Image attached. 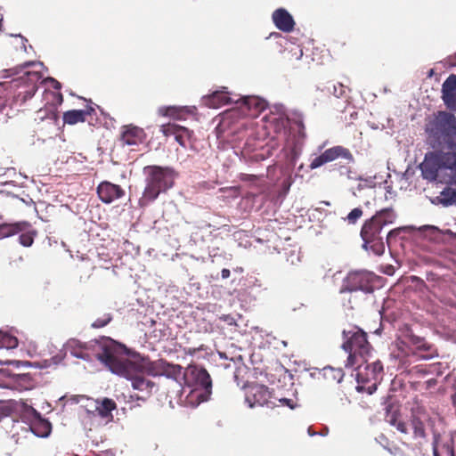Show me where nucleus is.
I'll return each mask as SVG.
<instances>
[{"label": "nucleus", "instance_id": "nucleus-1", "mask_svg": "<svg viewBox=\"0 0 456 456\" xmlns=\"http://www.w3.org/2000/svg\"><path fill=\"white\" fill-rule=\"evenodd\" d=\"M424 142L428 148L419 167L428 183L445 184L432 204L456 206V116L452 111L437 110L425 118Z\"/></svg>", "mask_w": 456, "mask_h": 456}, {"label": "nucleus", "instance_id": "nucleus-2", "mask_svg": "<svg viewBox=\"0 0 456 456\" xmlns=\"http://www.w3.org/2000/svg\"><path fill=\"white\" fill-rule=\"evenodd\" d=\"M236 108L224 111L216 128L217 137L226 139L230 135L245 133L249 135L247 129V123L241 119L242 116L255 117L267 109L268 103L265 100L257 96H245L236 99Z\"/></svg>", "mask_w": 456, "mask_h": 456}, {"label": "nucleus", "instance_id": "nucleus-3", "mask_svg": "<svg viewBox=\"0 0 456 456\" xmlns=\"http://www.w3.org/2000/svg\"><path fill=\"white\" fill-rule=\"evenodd\" d=\"M35 65L42 66L43 63L29 61L16 67L1 70L0 78H8L20 73H23V75L11 81L0 82V91L4 92L5 88H8L10 99L12 98L15 102L24 103L28 99H31L37 90V82L41 78V75L38 71L23 70Z\"/></svg>", "mask_w": 456, "mask_h": 456}, {"label": "nucleus", "instance_id": "nucleus-4", "mask_svg": "<svg viewBox=\"0 0 456 456\" xmlns=\"http://www.w3.org/2000/svg\"><path fill=\"white\" fill-rule=\"evenodd\" d=\"M65 354L69 353L73 357L86 362L98 360L108 368L116 353L119 351V345L110 338H101L88 342H82L77 338H69L64 344Z\"/></svg>", "mask_w": 456, "mask_h": 456}, {"label": "nucleus", "instance_id": "nucleus-5", "mask_svg": "<svg viewBox=\"0 0 456 456\" xmlns=\"http://www.w3.org/2000/svg\"><path fill=\"white\" fill-rule=\"evenodd\" d=\"M145 188L139 200L140 207L143 208L155 201L159 195L171 189L177 176L170 167L147 166L143 168Z\"/></svg>", "mask_w": 456, "mask_h": 456}, {"label": "nucleus", "instance_id": "nucleus-6", "mask_svg": "<svg viewBox=\"0 0 456 456\" xmlns=\"http://www.w3.org/2000/svg\"><path fill=\"white\" fill-rule=\"evenodd\" d=\"M396 215L392 208H384L378 211L370 219L366 220L361 230V238L363 241L362 248L376 256H381L385 252V243L382 236L383 227L393 224Z\"/></svg>", "mask_w": 456, "mask_h": 456}, {"label": "nucleus", "instance_id": "nucleus-7", "mask_svg": "<svg viewBox=\"0 0 456 456\" xmlns=\"http://www.w3.org/2000/svg\"><path fill=\"white\" fill-rule=\"evenodd\" d=\"M344 342L342 349L348 354L346 367H353L358 360L369 361L372 347L367 340V334L359 327L353 326L342 331Z\"/></svg>", "mask_w": 456, "mask_h": 456}, {"label": "nucleus", "instance_id": "nucleus-8", "mask_svg": "<svg viewBox=\"0 0 456 456\" xmlns=\"http://www.w3.org/2000/svg\"><path fill=\"white\" fill-rule=\"evenodd\" d=\"M183 378L182 395L186 394V398L191 397L190 403L198 405L204 401L202 390H208L212 385L208 372L200 366L189 365L183 370Z\"/></svg>", "mask_w": 456, "mask_h": 456}, {"label": "nucleus", "instance_id": "nucleus-9", "mask_svg": "<svg viewBox=\"0 0 456 456\" xmlns=\"http://www.w3.org/2000/svg\"><path fill=\"white\" fill-rule=\"evenodd\" d=\"M109 370L114 374L130 380L134 389L151 393L155 386L152 381L146 379L142 376L143 373L139 370L130 359L120 358L118 351L116 353V357L110 362Z\"/></svg>", "mask_w": 456, "mask_h": 456}, {"label": "nucleus", "instance_id": "nucleus-10", "mask_svg": "<svg viewBox=\"0 0 456 456\" xmlns=\"http://www.w3.org/2000/svg\"><path fill=\"white\" fill-rule=\"evenodd\" d=\"M355 365H357L355 373V379L358 383L357 391H365L369 395L373 394L382 379L383 364L379 360L371 363H369L368 361L365 362L362 360H358V363Z\"/></svg>", "mask_w": 456, "mask_h": 456}, {"label": "nucleus", "instance_id": "nucleus-11", "mask_svg": "<svg viewBox=\"0 0 456 456\" xmlns=\"http://www.w3.org/2000/svg\"><path fill=\"white\" fill-rule=\"evenodd\" d=\"M374 274L366 271H353L347 273L343 279L339 289L340 293L363 291L364 293L373 292L372 281Z\"/></svg>", "mask_w": 456, "mask_h": 456}, {"label": "nucleus", "instance_id": "nucleus-12", "mask_svg": "<svg viewBox=\"0 0 456 456\" xmlns=\"http://www.w3.org/2000/svg\"><path fill=\"white\" fill-rule=\"evenodd\" d=\"M435 419L427 411L425 407L416 405L411 409V426L414 439H425L427 437L426 427L434 429Z\"/></svg>", "mask_w": 456, "mask_h": 456}, {"label": "nucleus", "instance_id": "nucleus-13", "mask_svg": "<svg viewBox=\"0 0 456 456\" xmlns=\"http://www.w3.org/2000/svg\"><path fill=\"white\" fill-rule=\"evenodd\" d=\"M97 110L103 113L100 106L89 101L85 110H71L63 113V122L68 125H75L78 122L88 121L93 125V120L97 118Z\"/></svg>", "mask_w": 456, "mask_h": 456}, {"label": "nucleus", "instance_id": "nucleus-14", "mask_svg": "<svg viewBox=\"0 0 456 456\" xmlns=\"http://www.w3.org/2000/svg\"><path fill=\"white\" fill-rule=\"evenodd\" d=\"M271 397V392L266 386L255 383L248 387L245 402L250 408L264 405L270 407L273 404L270 402Z\"/></svg>", "mask_w": 456, "mask_h": 456}, {"label": "nucleus", "instance_id": "nucleus-15", "mask_svg": "<svg viewBox=\"0 0 456 456\" xmlns=\"http://www.w3.org/2000/svg\"><path fill=\"white\" fill-rule=\"evenodd\" d=\"M131 361L141 372L152 377L162 376L166 363L165 360L151 361L149 357L142 356L140 354H134Z\"/></svg>", "mask_w": 456, "mask_h": 456}, {"label": "nucleus", "instance_id": "nucleus-16", "mask_svg": "<svg viewBox=\"0 0 456 456\" xmlns=\"http://www.w3.org/2000/svg\"><path fill=\"white\" fill-rule=\"evenodd\" d=\"M96 192L99 200L105 204H110L125 196V190L121 186L108 181L100 183Z\"/></svg>", "mask_w": 456, "mask_h": 456}, {"label": "nucleus", "instance_id": "nucleus-17", "mask_svg": "<svg viewBox=\"0 0 456 456\" xmlns=\"http://www.w3.org/2000/svg\"><path fill=\"white\" fill-rule=\"evenodd\" d=\"M65 354H58L50 359H45L41 362H28V361H18V360H9L5 362L0 361V365H12L16 368L20 367H34L37 369H47L51 366L58 365L61 363L64 359Z\"/></svg>", "mask_w": 456, "mask_h": 456}, {"label": "nucleus", "instance_id": "nucleus-18", "mask_svg": "<svg viewBox=\"0 0 456 456\" xmlns=\"http://www.w3.org/2000/svg\"><path fill=\"white\" fill-rule=\"evenodd\" d=\"M442 100L450 110L456 111V75H450L443 83Z\"/></svg>", "mask_w": 456, "mask_h": 456}, {"label": "nucleus", "instance_id": "nucleus-19", "mask_svg": "<svg viewBox=\"0 0 456 456\" xmlns=\"http://www.w3.org/2000/svg\"><path fill=\"white\" fill-rule=\"evenodd\" d=\"M31 412L33 416L29 426L31 432L37 437H47L52 431L51 423L46 419L42 418L41 414L35 409L32 408Z\"/></svg>", "mask_w": 456, "mask_h": 456}, {"label": "nucleus", "instance_id": "nucleus-20", "mask_svg": "<svg viewBox=\"0 0 456 456\" xmlns=\"http://www.w3.org/2000/svg\"><path fill=\"white\" fill-rule=\"evenodd\" d=\"M223 89H225V87ZM235 101L236 100L229 96L228 92L224 90L215 91L211 94L202 97L203 103L207 107L213 109H218L232 102L235 103Z\"/></svg>", "mask_w": 456, "mask_h": 456}, {"label": "nucleus", "instance_id": "nucleus-21", "mask_svg": "<svg viewBox=\"0 0 456 456\" xmlns=\"http://www.w3.org/2000/svg\"><path fill=\"white\" fill-rule=\"evenodd\" d=\"M145 137L143 129L132 125L125 126L121 134V142L128 146L138 145Z\"/></svg>", "mask_w": 456, "mask_h": 456}, {"label": "nucleus", "instance_id": "nucleus-22", "mask_svg": "<svg viewBox=\"0 0 456 456\" xmlns=\"http://www.w3.org/2000/svg\"><path fill=\"white\" fill-rule=\"evenodd\" d=\"M273 20L276 28L283 32H290L294 28V20L289 12L279 8L273 13Z\"/></svg>", "mask_w": 456, "mask_h": 456}, {"label": "nucleus", "instance_id": "nucleus-23", "mask_svg": "<svg viewBox=\"0 0 456 456\" xmlns=\"http://www.w3.org/2000/svg\"><path fill=\"white\" fill-rule=\"evenodd\" d=\"M161 131L167 136L171 134L175 135V141L183 147H186V142L190 140L192 134L185 127H180L171 124L162 126Z\"/></svg>", "mask_w": 456, "mask_h": 456}, {"label": "nucleus", "instance_id": "nucleus-24", "mask_svg": "<svg viewBox=\"0 0 456 456\" xmlns=\"http://www.w3.org/2000/svg\"><path fill=\"white\" fill-rule=\"evenodd\" d=\"M397 341L398 345L405 346H414L419 349L424 346L423 338L413 334L411 329L407 325L400 329Z\"/></svg>", "mask_w": 456, "mask_h": 456}, {"label": "nucleus", "instance_id": "nucleus-25", "mask_svg": "<svg viewBox=\"0 0 456 456\" xmlns=\"http://www.w3.org/2000/svg\"><path fill=\"white\" fill-rule=\"evenodd\" d=\"M16 235H19V243L21 246L28 248L32 246L37 232L28 222L23 221L20 222V226L18 229Z\"/></svg>", "mask_w": 456, "mask_h": 456}, {"label": "nucleus", "instance_id": "nucleus-26", "mask_svg": "<svg viewBox=\"0 0 456 456\" xmlns=\"http://www.w3.org/2000/svg\"><path fill=\"white\" fill-rule=\"evenodd\" d=\"M183 370H184L183 369L182 366L178 364L169 363L166 361L162 376H165L167 379L175 380L181 387L182 391L184 380Z\"/></svg>", "mask_w": 456, "mask_h": 456}, {"label": "nucleus", "instance_id": "nucleus-27", "mask_svg": "<svg viewBox=\"0 0 456 456\" xmlns=\"http://www.w3.org/2000/svg\"><path fill=\"white\" fill-rule=\"evenodd\" d=\"M324 154L329 162H331L338 158L347 160L348 163H354V158L347 148L341 145L334 146L327 149Z\"/></svg>", "mask_w": 456, "mask_h": 456}, {"label": "nucleus", "instance_id": "nucleus-28", "mask_svg": "<svg viewBox=\"0 0 456 456\" xmlns=\"http://www.w3.org/2000/svg\"><path fill=\"white\" fill-rule=\"evenodd\" d=\"M274 112L277 115L273 118V122L274 123L275 129L278 133L281 131L285 133L286 126L288 125V119L285 118V106L281 103L273 105Z\"/></svg>", "mask_w": 456, "mask_h": 456}, {"label": "nucleus", "instance_id": "nucleus-29", "mask_svg": "<svg viewBox=\"0 0 456 456\" xmlns=\"http://www.w3.org/2000/svg\"><path fill=\"white\" fill-rule=\"evenodd\" d=\"M97 408L95 419H104L111 416V411L116 408V403L113 400L105 398L102 402L98 401Z\"/></svg>", "mask_w": 456, "mask_h": 456}, {"label": "nucleus", "instance_id": "nucleus-30", "mask_svg": "<svg viewBox=\"0 0 456 456\" xmlns=\"http://www.w3.org/2000/svg\"><path fill=\"white\" fill-rule=\"evenodd\" d=\"M18 346V339L15 336L0 330V349H13Z\"/></svg>", "mask_w": 456, "mask_h": 456}, {"label": "nucleus", "instance_id": "nucleus-31", "mask_svg": "<svg viewBox=\"0 0 456 456\" xmlns=\"http://www.w3.org/2000/svg\"><path fill=\"white\" fill-rule=\"evenodd\" d=\"M80 408L85 411L86 417L89 419H95V412L97 411L98 400H94L88 397H84Z\"/></svg>", "mask_w": 456, "mask_h": 456}, {"label": "nucleus", "instance_id": "nucleus-32", "mask_svg": "<svg viewBox=\"0 0 456 456\" xmlns=\"http://www.w3.org/2000/svg\"><path fill=\"white\" fill-rule=\"evenodd\" d=\"M20 222L0 224V239L14 236L18 232Z\"/></svg>", "mask_w": 456, "mask_h": 456}, {"label": "nucleus", "instance_id": "nucleus-33", "mask_svg": "<svg viewBox=\"0 0 456 456\" xmlns=\"http://www.w3.org/2000/svg\"><path fill=\"white\" fill-rule=\"evenodd\" d=\"M323 374L326 379L335 380L337 383H340L345 375L341 368L336 369L330 366L323 369Z\"/></svg>", "mask_w": 456, "mask_h": 456}, {"label": "nucleus", "instance_id": "nucleus-34", "mask_svg": "<svg viewBox=\"0 0 456 456\" xmlns=\"http://www.w3.org/2000/svg\"><path fill=\"white\" fill-rule=\"evenodd\" d=\"M293 126L297 129L298 136L302 139H305L306 134L305 131L304 119L301 114H297L296 117L292 120Z\"/></svg>", "mask_w": 456, "mask_h": 456}, {"label": "nucleus", "instance_id": "nucleus-35", "mask_svg": "<svg viewBox=\"0 0 456 456\" xmlns=\"http://www.w3.org/2000/svg\"><path fill=\"white\" fill-rule=\"evenodd\" d=\"M422 232H428L427 235L430 236V240H438L441 238L442 232L436 226L424 225L419 228Z\"/></svg>", "mask_w": 456, "mask_h": 456}, {"label": "nucleus", "instance_id": "nucleus-36", "mask_svg": "<svg viewBox=\"0 0 456 456\" xmlns=\"http://www.w3.org/2000/svg\"><path fill=\"white\" fill-rule=\"evenodd\" d=\"M328 162L329 161L323 152L321 155H319L312 159V161L309 165V167H310V169H316Z\"/></svg>", "mask_w": 456, "mask_h": 456}, {"label": "nucleus", "instance_id": "nucleus-37", "mask_svg": "<svg viewBox=\"0 0 456 456\" xmlns=\"http://www.w3.org/2000/svg\"><path fill=\"white\" fill-rule=\"evenodd\" d=\"M362 216V210L360 208H355L350 211V213L346 216L345 220H346L349 224H355L358 219Z\"/></svg>", "mask_w": 456, "mask_h": 456}, {"label": "nucleus", "instance_id": "nucleus-38", "mask_svg": "<svg viewBox=\"0 0 456 456\" xmlns=\"http://www.w3.org/2000/svg\"><path fill=\"white\" fill-rule=\"evenodd\" d=\"M389 422L392 425H394L396 428V429L398 431H400L401 433H403V434H407L408 433L407 424L405 422H403V421H397L396 422V419H395L394 415L391 416V418L389 419Z\"/></svg>", "mask_w": 456, "mask_h": 456}, {"label": "nucleus", "instance_id": "nucleus-39", "mask_svg": "<svg viewBox=\"0 0 456 456\" xmlns=\"http://www.w3.org/2000/svg\"><path fill=\"white\" fill-rule=\"evenodd\" d=\"M110 321L111 316L110 314H105L103 317L95 320L93 322L92 327L96 329L102 328L106 326Z\"/></svg>", "mask_w": 456, "mask_h": 456}, {"label": "nucleus", "instance_id": "nucleus-40", "mask_svg": "<svg viewBox=\"0 0 456 456\" xmlns=\"http://www.w3.org/2000/svg\"><path fill=\"white\" fill-rule=\"evenodd\" d=\"M177 108L175 106L170 107H160L159 109V114L162 116L175 117L176 115Z\"/></svg>", "mask_w": 456, "mask_h": 456}, {"label": "nucleus", "instance_id": "nucleus-41", "mask_svg": "<svg viewBox=\"0 0 456 456\" xmlns=\"http://www.w3.org/2000/svg\"><path fill=\"white\" fill-rule=\"evenodd\" d=\"M9 100L10 92L8 91V88H5L4 92L0 91V111H2L4 109Z\"/></svg>", "mask_w": 456, "mask_h": 456}, {"label": "nucleus", "instance_id": "nucleus-42", "mask_svg": "<svg viewBox=\"0 0 456 456\" xmlns=\"http://www.w3.org/2000/svg\"><path fill=\"white\" fill-rule=\"evenodd\" d=\"M332 87H333L332 94L337 98H339L344 95L346 88L342 84L333 85Z\"/></svg>", "mask_w": 456, "mask_h": 456}, {"label": "nucleus", "instance_id": "nucleus-43", "mask_svg": "<svg viewBox=\"0 0 456 456\" xmlns=\"http://www.w3.org/2000/svg\"><path fill=\"white\" fill-rule=\"evenodd\" d=\"M279 402L282 405H285V406L289 407V409H295L297 407V404L294 403V401L292 399H288V398L283 397V398H280Z\"/></svg>", "mask_w": 456, "mask_h": 456}, {"label": "nucleus", "instance_id": "nucleus-44", "mask_svg": "<svg viewBox=\"0 0 456 456\" xmlns=\"http://www.w3.org/2000/svg\"><path fill=\"white\" fill-rule=\"evenodd\" d=\"M240 178L241 181L254 183L257 180V176L255 175L240 174Z\"/></svg>", "mask_w": 456, "mask_h": 456}, {"label": "nucleus", "instance_id": "nucleus-45", "mask_svg": "<svg viewBox=\"0 0 456 456\" xmlns=\"http://www.w3.org/2000/svg\"><path fill=\"white\" fill-rule=\"evenodd\" d=\"M45 82L49 83L56 90H60L61 88V83L53 77L46 78Z\"/></svg>", "mask_w": 456, "mask_h": 456}, {"label": "nucleus", "instance_id": "nucleus-46", "mask_svg": "<svg viewBox=\"0 0 456 456\" xmlns=\"http://www.w3.org/2000/svg\"><path fill=\"white\" fill-rule=\"evenodd\" d=\"M17 379L20 380L24 383H30L31 377L29 374H19V375H17Z\"/></svg>", "mask_w": 456, "mask_h": 456}, {"label": "nucleus", "instance_id": "nucleus-47", "mask_svg": "<svg viewBox=\"0 0 456 456\" xmlns=\"http://www.w3.org/2000/svg\"><path fill=\"white\" fill-rule=\"evenodd\" d=\"M399 232H400L399 229H395V230L390 231L387 235V243H389V240H391L392 237L398 235Z\"/></svg>", "mask_w": 456, "mask_h": 456}, {"label": "nucleus", "instance_id": "nucleus-48", "mask_svg": "<svg viewBox=\"0 0 456 456\" xmlns=\"http://www.w3.org/2000/svg\"><path fill=\"white\" fill-rule=\"evenodd\" d=\"M447 62L450 66H456V53L453 55L448 57Z\"/></svg>", "mask_w": 456, "mask_h": 456}, {"label": "nucleus", "instance_id": "nucleus-49", "mask_svg": "<svg viewBox=\"0 0 456 456\" xmlns=\"http://www.w3.org/2000/svg\"><path fill=\"white\" fill-rule=\"evenodd\" d=\"M230 274H231V272L229 269L227 268H224L222 271H221V277L223 279H227L230 277Z\"/></svg>", "mask_w": 456, "mask_h": 456}, {"label": "nucleus", "instance_id": "nucleus-50", "mask_svg": "<svg viewBox=\"0 0 456 456\" xmlns=\"http://www.w3.org/2000/svg\"><path fill=\"white\" fill-rule=\"evenodd\" d=\"M7 416V411L3 407L0 406V421Z\"/></svg>", "mask_w": 456, "mask_h": 456}, {"label": "nucleus", "instance_id": "nucleus-51", "mask_svg": "<svg viewBox=\"0 0 456 456\" xmlns=\"http://www.w3.org/2000/svg\"><path fill=\"white\" fill-rule=\"evenodd\" d=\"M222 319L230 324H232L233 322V318L231 317L230 315H224Z\"/></svg>", "mask_w": 456, "mask_h": 456}, {"label": "nucleus", "instance_id": "nucleus-52", "mask_svg": "<svg viewBox=\"0 0 456 456\" xmlns=\"http://www.w3.org/2000/svg\"><path fill=\"white\" fill-rule=\"evenodd\" d=\"M199 349L196 348H188L185 350L186 354H189L191 355H193Z\"/></svg>", "mask_w": 456, "mask_h": 456}, {"label": "nucleus", "instance_id": "nucleus-53", "mask_svg": "<svg viewBox=\"0 0 456 456\" xmlns=\"http://www.w3.org/2000/svg\"><path fill=\"white\" fill-rule=\"evenodd\" d=\"M328 432H329L328 428H325L323 431L317 432V435H319V436H327V435H328Z\"/></svg>", "mask_w": 456, "mask_h": 456}, {"label": "nucleus", "instance_id": "nucleus-54", "mask_svg": "<svg viewBox=\"0 0 456 456\" xmlns=\"http://www.w3.org/2000/svg\"><path fill=\"white\" fill-rule=\"evenodd\" d=\"M307 433L310 436H317V432H313L310 428H308Z\"/></svg>", "mask_w": 456, "mask_h": 456}, {"label": "nucleus", "instance_id": "nucleus-55", "mask_svg": "<svg viewBox=\"0 0 456 456\" xmlns=\"http://www.w3.org/2000/svg\"><path fill=\"white\" fill-rule=\"evenodd\" d=\"M57 101L59 103H61L62 102V94L61 93L57 94Z\"/></svg>", "mask_w": 456, "mask_h": 456}, {"label": "nucleus", "instance_id": "nucleus-56", "mask_svg": "<svg viewBox=\"0 0 456 456\" xmlns=\"http://www.w3.org/2000/svg\"><path fill=\"white\" fill-rule=\"evenodd\" d=\"M433 454H434V456H439L436 448H434V450H433Z\"/></svg>", "mask_w": 456, "mask_h": 456}, {"label": "nucleus", "instance_id": "nucleus-57", "mask_svg": "<svg viewBox=\"0 0 456 456\" xmlns=\"http://www.w3.org/2000/svg\"><path fill=\"white\" fill-rule=\"evenodd\" d=\"M448 452H450V454H451L452 456H454V453H453V450H452V449L448 448Z\"/></svg>", "mask_w": 456, "mask_h": 456}, {"label": "nucleus", "instance_id": "nucleus-58", "mask_svg": "<svg viewBox=\"0 0 456 456\" xmlns=\"http://www.w3.org/2000/svg\"><path fill=\"white\" fill-rule=\"evenodd\" d=\"M375 333L376 334H380L381 333V328H379L375 330Z\"/></svg>", "mask_w": 456, "mask_h": 456}, {"label": "nucleus", "instance_id": "nucleus-59", "mask_svg": "<svg viewBox=\"0 0 456 456\" xmlns=\"http://www.w3.org/2000/svg\"><path fill=\"white\" fill-rule=\"evenodd\" d=\"M2 21H3V17L0 18V31L2 30Z\"/></svg>", "mask_w": 456, "mask_h": 456}, {"label": "nucleus", "instance_id": "nucleus-60", "mask_svg": "<svg viewBox=\"0 0 456 456\" xmlns=\"http://www.w3.org/2000/svg\"><path fill=\"white\" fill-rule=\"evenodd\" d=\"M447 232H448L449 233H451L452 235H454V237H455V239H456V233H453V232H451V231H449V230H448Z\"/></svg>", "mask_w": 456, "mask_h": 456}, {"label": "nucleus", "instance_id": "nucleus-61", "mask_svg": "<svg viewBox=\"0 0 456 456\" xmlns=\"http://www.w3.org/2000/svg\"><path fill=\"white\" fill-rule=\"evenodd\" d=\"M19 37H20L24 41H27V38H24L23 37H21L20 35H19Z\"/></svg>", "mask_w": 456, "mask_h": 456}, {"label": "nucleus", "instance_id": "nucleus-62", "mask_svg": "<svg viewBox=\"0 0 456 456\" xmlns=\"http://www.w3.org/2000/svg\"><path fill=\"white\" fill-rule=\"evenodd\" d=\"M220 356H221V357H224V354H222V353H220Z\"/></svg>", "mask_w": 456, "mask_h": 456}]
</instances>
